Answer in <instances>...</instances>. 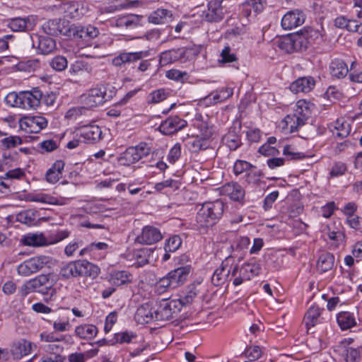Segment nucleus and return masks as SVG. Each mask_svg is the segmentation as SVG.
<instances>
[{
	"instance_id": "nucleus-47",
	"label": "nucleus",
	"mask_w": 362,
	"mask_h": 362,
	"mask_svg": "<svg viewBox=\"0 0 362 362\" xmlns=\"http://www.w3.org/2000/svg\"><path fill=\"white\" fill-rule=\"evenodd\" d=\"M169 95V93L164 88H159L150 93L147 97L148 104H157L163 102Z\"/></svg>"
},
{
	"instance_id": "nucleus-63",
	"label": "nucleus",
	"mask_w": 362,
	"mask_h": 362,
	"mask_svg": "<svg viewBox=\"0 0 362 362\" xmlns=\"http://www.w3.org/2000/svg\"><path fill=\"white\" fill-rule=\"evenodd\" d=\"M83 245V240L78 238L71 241L64 248V254L67 257H72L74 252Z\"/></svg>"
},
{
	"instance_id": "nucleus-41",
	"label": "nucleus",
	"mask_w": 362,
	"mask_h": 362,
	"mask_svg": "<svg viewBox=\"0 0 362 362\" xmlns=\"http://www.w3.org/2000/svg\"><path fill=\"white\" fill-rule=\"evenodd\" d=\"M171 12L167 9L158 8L152 12L148 17L149 23L158 25L164 24L167 22L168 19L171 18Z\"/></svg>"
},
{
	"instance_id": "nucleus-22",
	"label": "nucleus",
	"mask_w": 362,
	"mask_h": 362,
	"mask_svg": "<svg viewBox=\"0 0 362 362\" xmlns=\"http://www.w3.org/2000/svg\"><path fill=\"white\" fill-rule=\"evenodd\" d=\"M25 200L28 202H40L52 205H63L66 204L64 199H59L42 192L28 193L25 195Z\"/></svg>"
},
{
	"instance_id": "nucleus-58",
	"label": "nucleus",
	"mask_w": 362,
	"mask_h": 362,
	"mask_svg": "<svg viewBox=\"0 0 362 362\" xmlns=\"http://www.w3.org/2000/svg\"><path fill=\"white\" fill-rule=\"evenodd\" d=\"M62 341L52 342L44 346V350L52 354L53 356H62L60 354L64 350V346L61 344Z\"/></svg>"
},
{
	"instance_id": "nucleus-48",
	"label": "nucleus",
	"mask_w": 362,
	"mask_h": 362,
	"mask_svg": "<svg viewBox=\"0 0 362 362\" xmlns=\"http://www.w3.org/2000/svg\"><path fill=\"white\" fill-rule=\"evenodd\" d=\"M174 288L171 284L170 280L166 275L160 279L155 284L154 291L156 293L160 295L168 291L169 289Z\"/></svg>"
},
{
	"instance_id": "nucleus-5",
	"label": "nucleus",
	"mask_w": 362,
	"mask_h": 362,
	"mask_svg": "<svg viewBox=\"0 0 362 362\" xmlns=\"http://www.w3.org/2000/svg\"><path fill=\"white\" fill-rule=\"evenodd\" d=\"M110 95H107L106 87L100 86L90 89L81 96V102L86 108H93L102 105L109 100Z\"/></svg>"
},
{
	"instance_id": "nucleus-55",
	"label": "nucleus",
	"mask_w": 362,
	"mask_h": 362,
	"mask_svg": "<svg viewBox=\"0 0 362 362\" xmlns=\"http://www.w3.org/2000/svg\"><path fill=\"white\" fill-rule=\"evenodd\" d=\"M52 326L54 330L58 332L69 331L71 327L69 317H62L55 320L53 322Z\"/></svg>"
},
{
	"instance_id": "nucleus-42",
	"label": "nucleus",
	"mask_w": 362,
	"mask_h": 362,
	"mask_svg": "<svg viewBox=\"0 0 362 362\" xmlns=\"http://www.w3.org/2000/svg\"><path fill=\"white\" fill-rule=\"evenodd\" d=\"M349 69L346 64L341 59H334L330 64L331 74L338 78H344L348 74Z\"/></svg>"
},
{
	"instance_id": "nucleus-33",
	"label": "nucleus",
	"mask_w": 362,
	"mask_h": 362,
	"mask_svg": "<svg viewBox=\"0 0 362 362\" xmlns=\"http://www.w3.org/2000/svg\"><path fill=\"white\" fill-rule=\"evenodd\" d=\"M64 165L65 163L62 160L55 161L52 167L46 173V180L51 184L57 182L62 177Z\"/></svg>"
},
{
	"instance_id": "nucleus-30",
	"label": "nucleus",
	"mask_w": 362,
	"mask_h": 362,
	"mask_svg": "<svg viewBox=\"0 0 362 362\" xmlns=\"http://www.w3.org/2000/svg\"><path fill=\"white\" fill-rule=\"evenodd\" d=\"M190 272V267H181L168 273L167 276L170 280L171 284L174 288L182 285L187 280Z\"/></svg>"
},
{
	"instance_id": "nucleus-2",
	"label": "nucleus",
	"mask_w": 362,
	"mask_h": 362,
	"mask_svg": "<svg viewBox=\"0 0 362 362\" xmlns=\"http://www.w3.org/2000/svg\"><path fill=\"white\" fill-rule=\"evenodd\" d=\"M156 321H166L175 317L182 310L180 302L176 299H162L154 306Z\"/></svg>"
},
{
	"instance_id": "nucleus-3",
	"label": "nucleus",
	"mask_w": 362,
	"mask_h": 362,
	"mask_svg": "<svg viewBox=\"0 0 362 362\" xmlns=\"http://www.w3.org/2000/svg\"><path fill=\"white\" fill-rule=\"evenodd\" d=\"M195 55L194 49L192 47H182L164 51L160 54V63L165 66L176 62L185 63L192 59Z\"/></svg>"
},
{
	"instance_id": "nucleus-59",
	"label": "nucleus",
	"mask_w": 362,
	"mask_h": 362,
	"mask_svg": "<svg viewBox=\"0 0 362 362\" xmlns=\"http://www.w3.org/2000/svg\"><path fill=\"white\" fill-rule=\"evenodd\" d=\"M297 117L295 115H288L284 118V122L286 124V129H289L291 132L297 131L299 127L304 125L305 124H300L296 119Z\"/></svg>"
},
{
	"instance_id": "nucleus-21",
	"label": "nucleus",
	"mask_w": 362,
	"mask_h": 362,
	"mask_svg": "<svg viewBox=\"0 0 362 362\" xmlns=\"http://www.w3.org/2000/svg\"><path fill=\"white\" fill-rule=\"evenodd\" d=\"M36 23V18L30 16L26 18H15L9 21L8 26L15 32L31 30Z\"/></svg>"
},
{
	"instance_id": "nucleus-25",
	"label": "nucleus",
	"mask_w": 362,
	"mask_h": 362,
	"mask_svg": "<svg viewBox=\"0 0 362 362\" xmlns=\"http://www.w3.org/2000/svg\"><path fill=\"white\" fill-rule=\"evenodd\" d=\"M322 311L323 309L317 305H311L309 308L304 317V322L308 329L324 322V317L322 316Z\"/></svg>"
},
{
	"instance_id": "nucleus-52",
	"label": "nucleus",
	"mask_w": 362,
	"mask_h": 362,
	"mask_svg": "<svg viewBox=\"0 0 362 362\" xmlns=\"http://www.w3.org/2000/svg\"><path fill=\"white\" fill-rule=\"evenodd\" d=\"M165 76L170 80L177 82H185L188 78V74L186 71H182L178 69H170L166 71Z\"/></svg>"
},
{
	"instance_id": "nucleus-4",
	"label": "nucleus",
	"mask_w": 362,
	"mask_h": 362,
	"mask_svg": "<svg viewBox=\"0 0 362 362\" xmlns=\"http://www.w3.org/2000/svg\"><path fill=\"white\" fill-rule=\"evenodd\" d=\"M151 148L146 143H140L136 146L127 148L118 158L120 165L129 166L138 162L143 157L150 153Z\"/></svg>"
},
{
	"instance_id": "nucleus-26",
	"label": "nucleus",
	"mask_w": 362,
	"mask_h": 362,
	"mask_svg": "<svg viewBox=\"0 0 362 362\" xmlns=\"http://www.w3.org/2000/svg\"><path fill=\"white\" fill-rule=\"evenodd\" d=\"M223 0H210L208 9L205 13L204 18L209 22L221 21L223 17V11L221 6Z\"/></svg>"
},
{
	"instance_id": "nucleus-15",
	"label": "nucleus",
	"mask_w": 362,
	"mask_h": 362,
	"mask_svg": "<svg viewBox=\"0 0 362 362\" xmlns=\"http://www.w3.org/2000/svg\"><path fill=\"white\" fill-rule=\"evenodd\" d=\"M41 97L42 91L38 88L21 92V109H36L40 105Z\"/></svg>"
},
{
	"instance_id": "nucleus-8",
	"label": "nucleus",
	"mask_w": 362,
	"mask_h": 362,
	"mask_svg": "<svg viewBox=\"0 0 362 362\" xmlns=\"http://www.w3.org/2000/svg\"><path fill=\"white\" fill-rule=\"evenodd\" d=\"M49 262L47 256H37L27 259L18 266L17 272L19 275L28 276L44 268Z\"/></svg>"
},
{
	"instance_id": "nucleus-18",
	"label": "nucleus",
	"mask_w": 362,
	"mask_h": 362,
	"mask_svg": "<svg viewBox=\"0 0 362 362\" xmlns=\"http://www.w3.org/2000/svg\"><path fill=\"white\" fill-rule=\"evenodd\" d=\"M148 56V51L122 52L112 59V64L121 67L126 64H132Z\"/></svg>"
},
{
	"instance_id": "nucleus-17",
	"label": "nucleus",
	"mask_w": 362,
	"mask_h": 362,
	"mask_svg": "<svg viewBox=\"0 0 362 362\" xmlns=\"http://www.w3.org/2000/svg\"><path fill=\"white\" fill-rule=\"evenodd\" d=\"M187 125V122L177 116H172L167 118L159 126L160 132L165 135L175 133Z\"/></svg>"
},
{
	"instance_id": "nucleus-9",
	"label": "nucleus",
	"mask_w": 362,
	"mask_h": 362,
	"mask_svg": "<svg viewBox=\"0 0 362 362\" xmlns=\"http://www.w3.org/2000/svg\"><path fill=\"white\" fill-rule=\"evenodd\" d=\"M47 119L40 115L23 117L19 120L20 128L27 134L38 133L47 127Z\"/></svg>"
},
{
	"instance_id": "nucleus-40",
	"label": "nucleus",
	"mask_w": 362,
	"mask_h": 362,
	"mask_svg": "<svg viewBox=\"0 0 362 362\" xmlns=\"http://www.w3.org/2000/svg\"><path fill=\"white\" fill-rule=\"evenodd\" d=\"M332 132L334 136L344 138L349 134L351 127L343 118L338 119L333 124Z\"/></svg>"
},
{
	"instance_id": "nucleus-16",
	"label": "nucleus",
	"mask_w": 362,
	"mask_h": 362,
	"mask_svg": "<svg viewBox=\"0 0 362 362\" xmlns=\"http://www.w3.org/2000/svg\"><path fill=\"white\" fill-rule=\"evenodd\" d=\"M142 16L135 14H128L118 16L111 22V25L122 30L134 29L141 25Z\"/></svg>"
},
{
	"instance_id": "nucleus-7",
	"label": "nucleus",
	"mask_w": 362,
	"mask_h": 362,
	"mask_svg": "<svg viewBox=\"0 0 362 362\" xmlns=\"http://www.w3.org/2000/svg\"><path fill=\"white\" fill-rule=\"evenodd\" d=\"M261 269L260 264L257 262L245 263L240 269L235 266L231 272V276H235L233 285L239 286L245 281L250 280L252 277L258 275Z\"/></svg>"
},
{
	"instance_id": "nucleus-57",
	"label": "nucleus",
	"mask_w": 362,
	"mask_h": 362,
	"mask_svg": "<svg viewBox=\"0 0 362 362\" xmlns=\"http://www.w3.org/2000/svg\"><path fill=\"white\" fill-rule=\"evenodd\" d=\"M43 31L49 35H56L60 32L59 25L56 21H49L42 25Z\"/></svg>"
},
{
	"instance_id": "nucleus-12",
	"label": "nucleus",
	"mask_w": 362,
	"mask_h": 362,
	"mask_svg": "<svg viewBox=\"0 0 362 362\" xmlns=\"http://www.w3.org/2000/svg\"><path fill=\"white\" fill-rule=\"evenodd\" d=\"M77 135L86 143H95L102 138L101 128L95 124L84 125L77 129Z\"/></svg>"
},
{
	"instance_id": "nucleus-6",
	"label": "nucleus",
	"mask_w": 362,
	"mask_h": 362,
	"mask_svg": "<svg viewBox=\"0 0 362 362\" xmlns=\"http://www.w3.org/2000/svg\"><path fill=\"white\" fill-rule=\"evenodd\" d=\"M72 278L86 276L95 279L100 272V269L87 260H76L69 262Z\"/></svg>"
},
{
	"instance_id": "nucleus-19",
	"label": "nucleus",
	"mask_w": 362,
	"mask_h": 362,
	"mask_svg": "<svg viewBox=\"0 0 362 362\" xmlns=\"http://www.w3.org/2000/svg\"><path fill=\"white\" fill-rule=\"evenodd\" d=\"M303 44L297 34L287 35L278 40V47L287 53L303 51Z\"/></svg>"
},
{
	"instance_id": "nucleus-49",
	"label": "nucleus",
	"mask_w": 362,
	"mask_h": 362,
	"mask_svg": "<svg viewBox=\"0 0 362 362\" xmlns=\"http://www.w3.org/2000/svg\"><path fill=\"white\" fill-rule=\"evenodd\" d=\"M181 238L179 235H173L166 240L164 249L166 252H174L181 246Z\"/></svg>"
},
{
	"instance_id": "nucleus-34",
	"label": "nucleus",
	"mask_w": 362,
	"mask_h": 362,
	"mask_svg": "<svg viewBox=\"0 0 362 362\" xmlns=\"http://www.w3.org/2000/svg\"><path fill=\"white\" fill-rule=\"evenodd\" d=\"M98 333L96 326L91 324H83L76 326L74 329V334L78 338L82 339H93Z\"/></svg>"
},
{
	"instance_id": "nucleus-38",
	"label": "nucleus",
	"mask_w": 362,
	"mask_h": 362,
	"mask_svg": "<svg viewBox=\"0 0 362 362\" xmlns=\"http://www.w3.org/2000/svg\"><path fill=\"white\" fill-rule=\"evenodd\" d=\"M132 281V275L127 271H114L110 274L109 282L115 286L128 284Z\"/></svg>"
},
{
	"instance_id": "nucleus-53",
	"label": "nucleus",
	"mask_w": 362,
	"mask_h": 362,
	"mask_svg": "<svg viewBox=\"0 0 362 362\" xmlns=\"http://www.w3.org/2000/svg\"><path fill=\"white\" fill-rule=\"evenodd\" d=\"M16 218L18 221L22 223L30 226L35 221V215L33 211H24L18 213Z\"/></svg>"
},
{
	"instance_id": "nucleus-50",
	"label": "nucleus",
	"mask_w": 362,
	"mask_h": 362,
	"mask_svg": "<svg viewBox=\"0 0 362 362\" xmlns=\"http://www.w3.org/2000/svg\"><path fill=\"white\" fill-rule=\"evenodd\" d=\"M238 58L236 55L232 52L231 48L229 46H226L221 52L218 62L222 64H227L236 62Z\"/></svg>"
},
{
	"instance_id": "nucleus-13",
	"label": "nucleus",
	"mask_w": 362,
	"mask_h": 362,
	"mask_svg": "<svg viewBox=\"0 0 362 362\" xmlns=\"http://www.w3.org/2000/svg\"><path fill=\"white\" fill-rule=\"evenodd\" d=\"M305 20V14L299 9L288 11L281 19V26L284 30H291L303 25Z\"/></svg>"
},
{
	"instance_id": "nucleus-43",
	"label": "nucleus",
	"mask_w": 362,
	"mask_h": 362,
	"mask_svg": "<svg viewBox=\"0 0 362 362\" xmlns=\"http://www.w3.org/2000/svg\"><path fill=\"white\" fill-rule=\"evenodd\" d=\"M64 6H66V12H67L71 18H78L83 16L86 11L83 5L78 1H68L64 4Z\"/></svg>"
},
{
	"instance_id": "nucleus-31",
	"label": "nucleus",
	"mask_w": 362,
	"mask_h": 362,
	"mask_svg": "<svg viewBox=\"0 0 362 362\" xmlns=\"http://www.w3.org/2000/svg\"><path fill=\"white\" fill-rule=\"evenodd\" d=\"M33 344L24 339L14 341L11 347V353L15 358H20L29 354L32 351Z\"/></svg>"
},
{
	"instance_id": "nucleus-35",
	"label": "nucleus",
	"mask_w": 362,
	"mask_h": 362,
	"mask_svg": "<svg viewBox=\"0 0 362 362\" xmlns=\"http://www.w3.org/2000/svg\"><path fill=\"white\" fill-rule=\"evenodd\" d=\"M334 25L340 29H346L349 32L361 33L360 28L362 24H358L355 20L348 19L344 16H339L334 20Z\"/></svg>"
},
{
	"instance_id": "nucleus-62",
	"label": "nucleus",
	"mask_w": 362,
	"mask_h": 362,
	"mask_svg": "<svg viewBox=\"0 0 362 362\" xmlns=\"http://www.w3.org/2000/svg\"><path fill=\"white\" fill-rule=\"evenodd\" d=\"M244 354L250 361H255L262 356V349L258 346H251L245 349Z\"/></svg>"
},
{
	"instance_id": "nucleus-36",
	"label": "nucleus",
	"mask_w": 362,
	"mask_h": 362,
	"mask_svg": "<svg viewBox=\"0 0 362 362\" xmlns=\"http://www.w3.org/2000/svg\"><path fill=\"white\" fill-rule=\"evenodd\" d=\"M230 273V268L223 262L214 272L211 276V281L214 286H218L223 284L228 279Z\"/></svg>"
},
{
	"instance_id": "nucleus-45",
	"label": "nucleus",
	"mask_w": 362,
	"mask_h": 362,
	"mask_svg": "<svg viewBox=\"0 0 362 362\" xmlns=\"http://www.w3.org/2000/svg\"><path fill=\"white\" fill-rule=\"evenodd\" d=\"M68 33L69 36L73 37L75 40H81L86 42L89 41L88 34L86 32V27L84 26L73 25L69 28Z\"/></svg>"
},
{
	"instance_id": "nucleus-44",
	"label": "nucleus",
	"mask_w": 362,
	"mask_h": 362,
	"mask_svg": "<svg viewBox=\"0 0 362 362\" xmlns=\"http://www.w3.org/2000/svg\"><path fill=\"white\" fill-rule=\"evenodd\" d=\"M223 141L232 151H235L241 145V139L234 130H230L223 137Z\"/></svg>"
},
{
	"instance_id": "nucleus-37",
	"label": "nucleus",
	"mask_w": 362,
	"mask_h": 362,
	"mask_svg": "<svg viewBox=\"0 0 362 362\" xmlns=\"http://www.w3.org/2000/svg\"><path fill=\"white\" fill-rule=\"evenodd\" d=\"M337 321L342 330L350 329L356 325L354 314L348 311H342L337 314Z\"/></svg>"
},
{
	"instance_id": "nucleus-51",
	"label": "nucleus",
	"mask_w": 362,
	"mask_h": 362,
	"mask_svg": "<svg viewBox=\"0 0 362 362\" xmlns=\"http://www.w3.org/2000/svg\"><path fill=\"white\" fill-rule=\"evenodd\" d=\"M49 65L55 71H62L67 67L68 62L65 57L58 55L51 59Z\"/></svg>"
},
{
	"instance_id": "nucleus-54",
	"label": "nucleus",
	"mask_w": 362,
	"mask_h": 362,
	"mask_svg": "<svg viewBox=\"0 0 362 362\" xmlns=\"http://www.w3.org/2000/svg\"><path fill=\"white\" fill-rule=\"evenodd\" d=\"M1 145L6 149L15 148L22 144L23 139L18 136H9L1 140Z\"/></svg>"
},
{
	"instance_id": "nucleus-23",
	"label": "nucleus",
	"mask_w": 362,
	"mask_h": 362,
	"mask_svg": "<svg viewBox=\"0 0 362 362\" xmlns=\"http://www.w3.org/2000/svg\"><path fill=\"white\" fill-rule=\"evenodd\" d=\"M223 195L229 197L232 200L241 202L243 201L245 192L238 182H229L224 185L221 189Z\"/></svg>"
},
{
	"instance_id": "nucleus-20",
	"label": "nucleus",
	"mask_w": 362,
	"mask_h": 362,
	"mask_svg": "<svg viewBox=\"0 0 362 362\" xmlns=\"http://www.w3.org/2000/svg\"><path fill=\"white\" fill-rule=\"evenodd\" d=\"M154 311V306L151 303H144L137 308L134 319L139 324L141 325L156 321Z\"/></svg>"
},
{
	"instance_id": "nucleus-29",
	"label": "nucleus",
	"mask_w": 362,
	"mask_h": 362,
	"mask_svg": "<svg viewBox=\"0 0 362 362\" xmlns=\"http://www.w3.org/2000/svg\"><path fill=\"white\" fill-rule=\"evenodd\" d=\"M315 83L313 77H300L291 83L289 88L294 93H308L314 88Z\"/></svg>"
},
{
	"instance_id": "nucleus-32",
	"label": "nucleus",
	"mask_w": 362,
	"mask_h": 362,
	"mask_svg": "<svg viewBox=\"0 0 362 362\" xmlns=\"http://www.w3.org/2000/svg\"><path fill=\"white\" fill-rule=\"evenodd\" d=\"M21 242L23 245L30 247H42L49 245L48 238L42 233H28L24 235Z\"/></svg>"
},
{
	"instance_id": "nucleus-46",
	"label": "nucleus",
	"mask_w": 362,
	"mask_h": 362,
	"mask_svg": "<svg viewBox=\"0 0 362 362\" xmlns=\"http://www.w3.org/2000/svg\"><path fill=\"white\" fill-rule=\"evenodd\" d=\"M153 250L151 248H143L139 250H136L134 257L135 259V264L139 267H142L148 263L149 256L153 253Z\"/></svg>"
},
{
	"instance_id": "nucleus-10",
	"label": "nucleus",
	"mask_w": 362,
	"mask_h": 362,
	"mask_svg": "<svg viewBox=\"0 0 362 362\" xmlns=\"http://www.w3.org/2000/svg\"><path fill=\"white\" fill-rule=\"evenodd\" d=\"M351 339H344L335 346V352L346 362H358L360 354L357 349L350 346Z\"/></svg>"
},
{
	"instance_id": "nucleus-27",
	"label": "nucleus",
	"mask_w": 362,
	"mask_h": 362,
	"mask_svg": "<svg viewBox=\"0 0 362 362\" xmlns=\"http://www.w3.org/2000/svg\"><path fill=\"white\" fill-rule=\"evenodd\" d=\"M37 42L33 40V46L36 45L37 53L47 55L56 49V42L49 36L37 35Z\"/></svg>"
},
{
	"instance_id": "nucleus-24",
	"label": "nucleus",
	"mask_w": 362,
	"mask_h": 362,
	"mask_svg": "<svg viewBox=\"0 0 362 362\" xmlns=\"http://www.w3.org/2000/svg\"><path fill=\"white\" fill-rule=\"evenodd\" d=\"M313 107L314 104L305 100H300L296 103L293 114L300 124H305L310 118Z\"/></svg>"
},
{
	"instance_id": "nucleus-61",
	"label": "nucleus",
	"mask_w": 362,
	"mask_h": 362,
	"mask_svg": "<svg viewBox=\"0 0 362 362\" xmlns=\"http://www.w3.org/2000/svg\"><path fill=\"white\" fill-rule=\"evenodd\" d=\"M181 156V145L179 143L175 144L169 151L167 160L171 164H174Z\"/></svg>"
},
{
	"instance_id": "nucleus-39",
	"label": "nucleus",
	"mask_w": 362,
	"mask_h": 362,
	"mask_svg": "<svg viewBox=\"0 0 362 362\" xmlns=\"http://www.w3.org/2000/svg\"><path fill=\"white\" fill-rule=\"evenodd\" d=\"M334 256L329 252L322 253L318 258L317 269L322 273L327 272L333 268Z\"/></svg>"
},
{
	"instance_id": "nucleus-64",
	"label": "nucleus",
	"mask_w": 362,
	"mask_h": 362,
	"mask_svg": "<svg viewBox=\"0 0 362 362\" xmlns=\"http://www.w3.org/2000/svg\"><path fill=\"white\" fill-rule=\"evenodd\" d=\"M347 170L346 165L342 162L335 163L329 173L331 177H336L343 175Z\"/></svg>"
},
{
	"instance_id": "nucleus-11",
	"label": "nucleus",
	"mask_w": 362,
	"mask_h": 362,
	"mask_svg": "<svg viewBox=\"0 0 362 362\" xmlns=\"http://www.w3.org/2000/svg\"><path fill=\"white\" fill-rule=\"evenodd\" d=\"M162 238L163 235L158 228L146 226L136 236L135 242L141 245H152L159 242Z\"/></svg>"
},
{
	"instance_id": "nucleus-1",
	"label": "nucleus",
	"mask_w": 362,
	"mask_h": 362,
	"mask_svg": "<svg viewBox=\"0 0 362 362\" xmlns=\"http://www.w3.org/2000/svg\"><path fill=\"white\" fill-rule=\"evenodd\" d=\"M224 209L225 204L220 199L204 202L196 216V229L200 233H205L209 227L215 225L222 217Z\"/></svg>"
},
{
	"instance_id": "nucleus-28",
	"label": "nucleus",
	"mask_w": 362,
	"mask_h": 362,
	"mask_svg": "<svg viewBox=\"0 0 362 362\" xmlns=\"http://www.w3.org/2000/svg\"><path fill=\"white\" fill-rule=\"evenodd\" d=\"M30 281L35 292L45 295L48 294L49 291H53L52 281L50 280L49 275H39Z\"/></svg>"
},
{
	"instance_id": "nucleus-60",
	"label": "nucleus",
	"mask_w": 362,
	"mask_h": 362,
	"mask_svg": "<svg viewBox=\"0 0 362 362\" xmlns=\"http://www.w3.org/2000/svg\"><path fill=\"white\" fill-rule=\"evenodd\" d=\"M5 102L11 107L21 108V92L19 93H9L5 98Z\"/></svg>"
},
{
	"instance_id": "nucleus-14",
	"label": "nucleus",
	"mask_w": 362,
	"mask_h": 362,
	"mask_svg": "<svg viewBox=\"0 0 362 362\" xmlns=\"http://www.w3.org/2000/svg\"><path fill=\"white\" fill-rule=\"evenodd\" d=\"M298 40L302 41L303 48L306 50L313 43H318L322 40L323 32L313 28H304L296 33Z\"/></svg>"
},
{
	"instance_id": "nucleus-56",
	"label": "nucleus",
	"mask_w": 362,
	"mask_h": 362,
	"mask_svg": "<svg viewBox=\"0 0 362 362\" xmlns=\"http://www.w3.org/2000/svg\"><path fill=\"white\" fill-rule=\"evenodd\" d=\"M66 335H62L58 337L54 332H43L40 334V341L47 342L48 344L63 341L66 340Z\"/></svg>"
}]
</instances>
